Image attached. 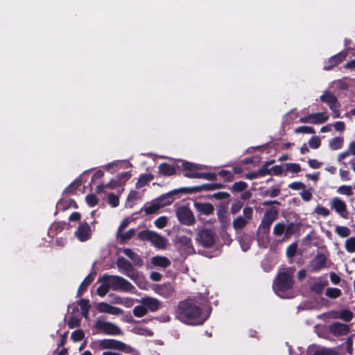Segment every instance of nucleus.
<instances>
[{
    "label": "nucleus",
    "instance_id": "7c9ffc66",
    "mask_svg": "<svg viewBox=\"0 0 355 355\" xmlns=\"http://www.w3.org/2000/svg\"><path fill=\"white\" fill-rule=\"evenodd\" d=\"M258 237V245L262 248H266L269 243V232H266V230H259L258 229L257 232Z\"/></svg>",
    "mask_w": 355,
    "mask_h": 355
},
{
    "label": "nucleus",
    "instance_id": "423d86ee",
    "mask_svg": "<svg viewBox=\"0 0 355 355\" xmlns=\"http://www.w3.org/2000/svg\"><path fill=\"white\" fill-rule=\"evenodd\" d=\"M196 241L204 248H211L216 243V234L211 230L202 229L197 236Z\"/></svg>",
    "mask_w": 355,
    "mask_h": 355
},
{
    "label": "nucleus",
    "instance_id": "79ce46f5",
    "mask_svg": "<svg viewBox=\"0 0 355 355\" xmlns=\"http://www.w3.org/2000/svg\"><path fill=\"white\" fill-rule=\"evenodd\" d=\"M248 221L242 216H238L233 220V227L235 230H241L245 227Z\"/></svg>",
    "mask_w": 355,
    "mask_h": 355
},
{
    "label": "nucleus",
    "instance_id": "2eb2a0df",
    "mask_svg": "<svg viewBox=\"0 0 355 355\" xmlns=\"http://www.w3.org/2000/svg\"><path fill=\"white\" fill-rule=\"evenodd\" d=\"M92 232V231L90 225L87 223L85 222L79 225L74 234L78 241L80 242H85L90 239Z\"/></svg>",
    "mask_w": 355,
    "mask_h": 355
},
{
    "label": "nucleus",
    "instance_id": "603ef678",
    "mask_svg": "<svg viewBox=\"0 0 355 355\" xmlns=\"http://www.w3.org/2000/svg\"><path fill=\"white\" fill-rule=\"evenodd\" d=\"M337 192L341 195L350 196L353 194L352 187L351 186L343 185L338 188Z\"/></svg>",
    "mask_w": 355,
    "mask_h": 355
},
{
    "label": "nucleus",
    "instance_id": "6e6d98bb",
    "mask_svg": "<svg viewBox=\"0 0 355 355\" xmlns=\"http://www.w3.org/2000/svg\"><path fill=\"white\" fill-rule=\"evenodd\" d=\"M295 133H303V134H314L315 130L312 127L302 125L297 127L295 130Z\"/></svg>",
    "mask_w": 355,
    "mask_h": 355
},
{
    "label": "nucleus",
    "instance_id": "6e6552de",
    "mask_svg": "<svg viewBox=\"0 0 355 355\" xmlns=\"http://www.w3.org/2000/svg\"><path fill=\"white\" fill-rule=\"evenodd\" d=\"M99 346L102 349H114L121 350L125 353H131L132 349L124 343L112 339H104L99 341Z\"/></svg>",
    "mask_w": 355,
    "mask_h": 355
},
{
    "label": "nucleus",
    "instance_id": "cd10ccee",
    "mask_svg": "<svg viewBox=\"0 0 355 355\" xmlns=\"http://www.w3.org/2000/svg\"><path fill=\"white\" fill-rule=\"evenodd\" d=\"M129 278L133 280L139 288L142 290H146L148 288V283L144 277L137 271L135 270Z\"/></svg>",
    "mask_w": 355,
    "mask_h": 355
},
{
    "label": "nucleus",
    "instance_id": "5701e85b",
    "mask_svg": "<svg viewBox=\"0 0 355 355\" xmlns=\"http://www.w3.org/2000/svg\"><path fill=\"white\" fill-rule=\"evenodd\" d=\"M97 310L101 313H107L112 315H120L122 310L118 307L111 306L105 302H101L96 306Z\"/></svg>",
    "mask_w": 355,
    "mask_h": 355
},
{
    "label": "nucleus",
    "instance_id": "de8ad7c7",
    "mask_svg": "<svg viewBox=\"0 0 355 355\" xmlns=\"http://www.w3.org/2000/svg\"><path fill=\"white\" fill-rule=\"evenodd\" d=\"M325 295L330 298H337L341 295V291L337 288H329L326 290Z\"/></svg>",
    "mask_w": 355,
    "mask_h": 355
},
{
    "label": "nucleus",
    "instance_id": "c03bdc74",
    "mask_svg": "<svg viewBox=\"0 0 355 355\" xmlns=\"http://www.w3.org/2000/svg\"><path fill=\"white\" fill-rule=\"evenodd\" d=\"M354 314L353 313L348 309H343L340 310V314L338 317H339L340 320H342L345 322H349L353 318Z\"/></svg>",
    "mask_w": 355,
    "mask_h": 355
},
{
    "label": "nucleus",
    "instance_id": "a19ab883",
    "mask_svg": "<svg viewBox=\"0 0 355 355\" xmlns=\"http://www.w3.org/2000/svg\"><path fill=\"white\" fill-rule=\"evenodd\" d=\"M93 280H94V276H92L91 275H87L85 278V279L83 280V282H82V284H80V286H79V288L78 290V292H77L78 297H79L82 295V293L87 289V286L92 283V282Z\"/></svg>",
    "mask_w": 355,
    "mask_h": 355
},
{
    "label": "nucleus",
    "instance_id": "8fccbe9b",
    "mask_svg": "<svg viewBox=\"0 0 355 355\" xmlns=\"http://www.w3.org/2000/svg\"><path fill=\"white\" fill-rule=\"evenodd\" d=\"M180 242L186 247L187 252L190 253L193 251L191 239L187 236H182L180 238Z\"/></svg>",
    "mask_w": 355,
    "mask_h": 355
},
{
    "label": "nucleus",
    "instance_id": "69168bd1",
    "mask_svg": "<svg viewBox=\"0 0 355 355\" xmlns=\"http://www.w3.org/2000/svg\"><path fill=\"white\" fill-rule=\"evenodd\" d=\"M167 224V218L166 216H160L155 221V225L158 228H163Z\"/></svg>",
    "mask_w": 355,
    "mask_h": 355
},
{
    "label": "nucleus",
    "instance_id": "e433bc0d",
    "mask_svg": "<svg viewBox=\"0 0 355 355\" xmlns=\"http://www.w3.org/2000/svg\"><path fill=\"white\" fill-rule=\"evenodd\" d=\"M284 169V175H286L288 173H297L301 171V166L297 163H286L283 164Z\"/></svg>",
    "mask_w": 355,
    "mask_h": 355
},
{
    "label": "nucleus",
    "instance_id": "c85d7f7f",
    "mask_svg": "<svg viewBox=\"0 0 355 355\" xmlns=\"http://www.w3.org/2000/svg\"><path fill=\"white\" fill-rule=\"evenodd\" d=\"M328 282L324 277H319L313 279L311 283V289L316 293H320L323 288L327 285Z\"/></svg>",
    "mask_w": 355,
    "mask_h": 355
},
{
    "label": "nucleus",
    "instance_id": "0eeeda50",
    "mask_svg": "<svg viewBox=\"0 0 355 355\" xmlns=\"http://www.w3.org/2000/svg\"><path fill=\"white\" fill-rule=\"evenodd\" d=\"M171 197L163 196L146 204L144 209L146 214H152L156 213L159 209L171 205Z\"/></svg>",
    "mask_w": 355,
    "mask_h": 355
},
{
    "label": "nucleus",
    "instance_id": "b1692460",
    "mask_svg": "<svg viewBox=\"0 0 355 355\" xmlns=\"http://www.w3.org/2000/svg\"><path fill=\"white\" fill-rule=\"evenodd\" d=\"M307 354L308 355H338L334 349L318 348L314 346L308 348Z\"/></svg>",
    "mask_w": 355,
    "mask_h": 355
},
{
    "label": "nucleus",
    "instance_id": "e2e57ef3",
    "mask_svg": "<svg viewBox=\"0 0 355 355\" xmlns=\"http://www.w3.org/2000/svg\"><path fill=\"white\" fill-rule=\"evenodd\" d=\"M247 187V184L245 182L239 181L235 182L232 186V189L235 191L240 192L245 190Z\"/></svg>",
    "mask_w": 355,
    "mask_h": 355
},
{
    "label": "nucleus",
    "instance_id": "a878e982",
    "mask_svg": "<svg viewBox=\"0 0 355 355\" xmlns=\"http://www.w3.org/2000/svg\"><path fill=\"white\" fill-rule=\"evenodd\" d=\"M182 167L184 170L187 171V173L191 172H198L199 171L205 169L207 168L205 165L197 164L191 162L181 160Z\"/></svg>",
    "mask_w": 355,
    "mask_h": 355
},
{
    "label": "nucleus",
    "instance_id": "4d7b16f0",
    "mask_svg": "<svg viewBox=\"0 0 355 355\" xmlns=\"http://www.w3.org/2000/svg\"><path fill=\"white\" fill-rule=\"evenodd\" d=\"M284 169L282 166L276 165L270 167V175H284Z\"/></svg>",
    "mask_w": 355,
    "mask_h": 355
},
{
    "label": "nucleus",
    "instance_id": "0e129e2a",
    "mask_svg": "<svg viewBox=\"0 0 355 355\" xmlns=\"http://www.w3.org/2000/svg\"><path fill=\"white\" fill-rule=\"evenodd\" d=\"M280 190L277 188H272L269 189L264 191V196H270L271 198L277 197L279 195Z\"/></svg>",
    "mask_w": 355,
    "mask_h": 355
},
{
    "label": "nucleus",
    "instance_id": "f03ea898",
    "mask_svg": "<svg viewBox=\"0 0 355 355\" xmlns=\"http://www.w3.org/2000/svg\"><path fill=\"white\" fill-rule=\"evenodd\" d=\"M292 268H284L279 271L273 283L275 293L282 298H292L294 293L292 290L293 273Z\"/></svg>",
    "mask_w": 355,
    "mask_h": 355
},
{
    "label": "nucleus",
    "instance_id": "dca6fc26",
    "mask_svg": "<svg viewBox=\"0 0 355 355\" xmlns=\"http://www.w3.org/2000/svg\"><path fill=\"white\" fill-rule=\"evenodd\" d=\"M327 257L322 253L318 254L310 262L311 272H318L325 268Z\"/></svg>",
    "mask_w": 355,
    "mask_h": 355
},
{
    "label": "nucleus",
    "instance_id": "a18cd8bd",
    "mask_svg": "<svg viewBox=\"0 0 355 355\" xmlns=\"http://www.w3.org/2000/svg\"><path fill=\"white\" fill-rule=\"evenodd\" d=\"M133 332L136 334L145 336H152L153 334L151 330L144 327H136L133 329Z\"/></svg>",
    "mask_w": 355,
    "mask_h": 355
},
{
    "label": "nucleus",
    "instance_id": "58836bf2",
    "mask_svg": "<svg viewBox=\"0 0 355 355\" xmlns=\"http://www.w3.org/2000/svg\"><path fill=\"white\" fill-rule=\"evenodd\" d=\"M123 252L125 255L128 257L134 262L135 265L141 266L142 264V260L132 250L129 248H125L123 250Z\"/></svg>",
    "mask_w": 355,
    "mask_h": 355
},
{
    "label": "nucleus",
    "instance_id": "4be33fe9",
    "mask_svg": "<svg viewBox=\"0 0 355 355\" xmlns=\"http://www.w3.org/2000/svg\"><path fill=\"white\" fill-rule=\"evenodd\" d=\"M320 100L326 103L330 110H336L337 107H340V103L337 98L329 91H326L323 95L320 96Z\"/></svg>",
    "mask_w": 355,
    "mask_h": 355
},
{
    "label": "nucleus",
    "instance_id": "f3484780",
    "mask_svg": "<svg viewBox=\"0 0 355 355\" xmlns=\"http://www.w3.org/2000/svg\"><path fill=\"white\" fill-rule=\"evenodd\" d=\"M116 266L119 270L125 275L130 277L135 271L132 265L123 257L118 258Z\"/></svg>",
    "mask_w": 355,
    "mask_h": 355
},
{
    "label": "nucleus",
    "instance_id": "7ed1b4c3",
    "mask_svg": "<svg viewBox=\"0 0 355 355\" xmlns=\"http://www.w3.org/2000/svg\"><path fill=\"white\" fill-rule=\"evenodd\" d=\"M137 237L141 241H149L158 249H165L167 245V240L153 231H141L137 234Z\"/></svg>",
    "mask_w": 355,
    "mask_h": 355
},
{
    "label": "nucleus",
    "instance_id": "9d476101",
    "mask_svg": "<svg viewBox=\"0 0 355 355\" xmlns=\"http://www.w3.org/2000/svg\"><path fill=\"white\" fill-rule=\"evenodd\" d=\"M95 327L101 332L110 335H118L121 334L120 329L115 324L100 319L96 321Z\"/></svg>",
    "mask_w": 355,
    "mask_h": 355
},
{
    "label": "nucleus",
    "instance_id": "6ab92c4d",
    "mask_svg": "<svg viewBox=\"0 0 355 355\" xmlns=\"http://www.w3.org/2000/svg\"><path fill=\"white\" fill-rule=\"evenodd\" d=\"M330 331L334 336H345L351 331L350 326L340 322H334L329 327Z\"/></svg>",
    "mask_w": 355,
    "mask_h": 355
},
{
    "label": "nucleus",
    "instance_id": "f257e3e1",
    "mask_svg": "<svg viewBox=\"0 0 355 355\" xmlns=\"http://www.w3.org/2000/svg\"><path fill=\"white\" fill-rule=\"evenodd\" d=\"M178 315L182 322L191 325L202 324L207 319L206 315H202L197 303L191 299L179 304Z\"/></svg>",
    "mask_w": 355,
    "mask_h": 355
},
{
    "label": "nucleus",
    "instance_id": "c756f323",
    "mask_svg": "<svg viewBox=\"0 0 355 355\" xmlns=\"http://www.w3.org/2000/svg\"><path fill=\"white\" fill-rule=\"evenodd\" d=\"M184 175L189 178H203L207 180H214L216 178V175L212 173L191 172L186 173Z\"/></svg>",
    "mask_w": 355,
    "mask_h": 355
},
{
    "label": "nucleus",
    "instance_id": "09e8293b",
    "mask_svg": "<svg viewBox=\"0 0 355 355\" xmlns=\"http://www.w3.org/2000/svg\"><path fill=\"white\" fill-rule=\"evenodd\" d=\"M274 162L273 160L267 162L265 163V164L261 166L259 171L258 173L260 176H266V175H270V165Z\"/></svg>",
    "mask_w": 355,
    "mask_h": 355
},
{
    "label": "nucleus",
    "instance_id": "13d9d810",
    "mask_svg": "<svg viewBox=\"0 0 355 355\" xmlns=\"http://www.w3.org/2000/svg\"><path fill=\"white\" fill-rule=\"evenodd\" d=\"M85 200L89 207H94L98 202V198L94 194H89L86 196Z\"/></svg>",
    "mask_w": 355,
    "mask_h": 355
},
{
    "label": "nucleus",
    "instance_id": "393cba45",
    "mask_svg": "<svg viewBox=\"0 0 355 355\" xmlns=\"http://www.w3.org/2000/svg\"><path fill=\"white\" fill-rule=\"evenodd\" d=\"M347 57V53L345 51H340L338 54L331 57L329 60V66H324V69L325 70H329L332 67L338 65L345 58Z\"/></svg>",
    "mask_w": 355,
    "mask_h": 355
},
{
    "label": "nucleus",
    "instance_id": "49530a36",
    "mask_svg": "<svg viewBox=\"0 0 355 355\" xmlns=\"http://www.w3.org/2000/svg\"><path fill=\"white\" fill-rule=\"evenodd\" d=\"M135 233V230L134 229H130L125 233L121 232L120 234H116V236L121 241L124 242L125 241L130 239L133 236Z\"/></svg>",
    "mask_w": 355,
    "mask_h": 355
},
{
    "label": "nucleus",
    "instance_id": "ea45409f",
    "mask_svg": "<svg viewBox=\"0 0 355 355\" xmlns=\"http://www.w3.org/2000/svg\"><path fill=\"white\" fill-rule=\"evenodd\" d=\"M344 144V139L342 137H336L329 141V148L333 150L340 149Z\"/></svg>",
    "mask_w": 355,
    "mask_h": 355
},
{
    "label": "nucleus",
    "instance_id": "aec40b11",
    "mask_svg": "<svg viewBox=\"0 0 355 355\" xmlns=\"http://www.w3.org/2000/svg\"><path fill=\"white\" fill-rule=\"evenodd\" d=\"M154 292L163 297H169L173 293L174 289L169 283L161 285H155L153 288Z\"/></svg>",
    "mask_w": 355,
    "mask_h": 355
},
{
    "label": "nucleus",
    "instance_id": "5fc2aeb1",
    "mask_svg": "<svg viewBox=\"0 0 355 355\" xmlns=\"http://www.w3.org/2000/svg\"><path fill=\"white\" fill-rule=\"evenodd\" d=\"M107 202L112 207H116L119 205V198L114 193H110L107 196Z\"/></svg>",
    "mask_w": 355,
    "mask_h": 355
},
{
    "label": "nucleus",
    "instance_id": "37998d69",
    "mask_svg": "<svg viewBox=\"0 0 355 355\" xmlns=\"http://www.w3.org/2000/svg\"><path fill=\"white\" fill-rule=\"evenodd\" d=\"M139 304L132 310L133 315L137 318L143 317L148 313L146 309L141 303Z\"/></svg>",
    "mask_w": 355,
    "mask_h": 355
},
{
    "label": "nucleus",
    "instance_id": "2f4dec72",
    "mask_svg": "<svg viewBox=\"0 0 355 355\" xmlns=\"http://www.w3.org/2000/svg\"><path fill=\"white\" fill-rule=\"evenodd\" d=\"M141 198V192H139V191H137L135 190H132V191H130V192L129 193V194L128 196L126 202H125V206L127 207L132 208L133 207V205H135V203L137 201H138L139 200H140Z\"/></svg>",
    "mask_w": 355,
    "mask_h": 355
},
{
    "label": "nucleus",
    "instance_id": "412c9836",
    "mask_svg": "<svg viewBox=\"0 0 355 355\" xmlns=\"http://www.w3.org/2000/svg\"><path fill=\"white\" fill-rule=\"evenodd\" d=\"M110 279L108 275H104L98 279L100 286L97 288V294L103 297H104L110 289H111V285H110Z\"/></svg>",
    "mask_w": 355,
    "mask_h": 355
},
{
    "label": "nucleus",
    "instance_id": "72a5a7b5",
    "mask_svg": "<svg viewBox=\"0 0 355 355\" xmlns=\"http://www.w3.org/2000/svg\"><path fill=\"white\" fill-rule=\"evenodd\" d=\"M112 167L116 168V170L128 169L132 167V164L127 161H116L109 163L105 166L107 171L110 170Z\"/></svg>",
    "mask_w": 355,
    "mask_h": 355
},
{
    "label": "nucleus",
    "instance_id": "ddd939ff",
    "mask_svg": "<svg viewBox=\"0 0 355 355\" xmlns=\"http://www.w3.org/2000/svg\"><path fill=\"white\" fill-rule=\"evenodd\" d=\"M330 207L342 218H347L349 211L347 209V205L344 200L338 197L333 198L330 202Z\"/></svg>",
    "mask_w": 355,
    "mask_h": 355
},
{
    "label": "nucleus",
    "instance_id": "052dcab7",
    "mask_svg": "<svg viewBox=\"0 0 355 355\" xmlns=\"http://www.w3.org/2000/svg\"><path fill=\"white\" fill-rule=\"evenodd\" d=\"M84 336V331L81 329H78L72 332L71 338L74 342H78L81 340L83 338Z\"/></svg>",
    "mask_w": 355,
    "mask_h": 355
},
{
    "label": "nucleus",
    "instance_id": "bb28decb",
    "mask_svg": "<svg viewBox=\"0 0 355 355\" xmlns=\"http://www.w3.org/2000/svg\"><path fill=\"white\" fill-rule=\"evenodd\" d=\"M151 263L155 267L166 268L171 265V261L163 256H155L151 259Z\"/></svg>",
    "mask_w": 355,
    "mask_h": 355
},
{
    "label": "nucleus",
    "instance_id": "f8f14e48",
    "mask_svg": "<svg viewBox=\"0 0 355 355\" xmlns=\"http://www.w3.org/2000/svg\"><path fill=\"white\" fill-rule=\"evenodd\" d=\"M329 119V115L325 112H317L308 114L307 116L301 117L300 122L302 123H313L321 124L326 122Z\"/></svg>",
    "mask_w": 355,
    "mask_h": 355
},
{
    "label": "nucleus",
    "instance_id": "473e14b6",
    "mask_svg": "<svg viewBox=\"0 0 355 355\" xmlns=\"http://www.w3.org/2000/svg\"><path fill=\"white\" fill-rule=\"evenodd\" d=\"M195 208L200 212L209 215L214 211V207L209 203L195 202Z\"/></svg>",
    "mask_w": 355,
    "mask_h": 355
},
{
    "label": "nucleus",
    "instance_id": "c9c22d12",
    "mask_svg": "<svg viewBox=\"0 0 355 355\" xmlns=\"http://www.w3.org/2000/svg\"><path fill=\"white\" fill-rule=\"evenodd\" d=\"M158 168L159 173L166 176L175 174L176 170L175 166L166 163L161 164Z\"/></svg>",
    "mask_w": 355,
    "mask_h": 355
},
{
    "label": "nucleus",
    "instance_id": "20e7f679",
    "mask_svg": "<svg viewBox=\"0 0 355 355\" xmlns=\"http://www.w3.org/2000/svg\"><path fill=\"white\" fill-rule=\"evenodd\" d=\"M110 285L113 291L131 292L135 288L131 283L124 278L116 275H109Z\"/></svg>",
    "mask_w": 355,
    "mask_h": 355
},
{
    "label": "nucleus",
    "instance_id": "4468645a",
    "mask_svg": "<svg viewBox=\"0 0 355 355\" xmlns=\"http://www.w3.org/2000/svg\"><path fill=\"white\" fill-rule=\"evenodd\" d=\"M135 302L141 303L144 306L148 312H155L157 311L161 305L160 302L152 297H144L141 299H135Z\"/></svg>",
    "mask_w": 355,
    "mask_h": 355
},
{
    "label": "nucleus",
    "instance_id": "a211bd4d",
    "mask_svg": "<svg viewBox=\"0 0 355 355\" xmlns=\"http://www.w3.org/2000/svg\"><path fill=\"white\" fill-rule=\"evenodd\" d=\"M293 226V225L291 223L286 225L283 223H278L274 226L273 234L276 236H280L284 234L286 238H288L292 234Z\"/></svg>",
    "mask_w": 355,
    "mask_h": 355
},
{
    "label": "nucleus",
    "instance_id": "338daca9",
    "mask_svg": "<svg viewBox=\"0 0 355 355\" xmlns=\"http://www.w3.org/2000/svg\"><path fill=\"white\" fill-rule=\"evenodd\" d=\"M243 207V203L240 201H236L232 203L230 211L232 214H237Z\"/></svg>",
    "mask_w": 355,
    "mask_h": 355
},
{
    "label": "nucleus",
    "instance_id": "774afa93",
    "mask_svg": "<svg viewBox=\"0 0 355 355\" xmlns=\"http://www.w3.org/2000/svg\"><path fill=\"white\" fill-rule=\"evenodd\" d=\"M354 336L355 334L350 335L346 340L347 351L350 354H352L353 352V339Z\"/></svg>",
    "mask_w": 355,
    "mask_h": 355
},
{
    "label": "nucleus",
    "instance_id": "3c124183",
    "mask_svg": "<svg viewBox=\"0 0 355 355\" xmlns=\"http://www.w3.org/2000/svg\"><path fill=\"white\" fill-rule=\"evenodd\" d=\"M335 232L338 236L343 238L348 236L350 234V230L345 226L336 227Z\"/></svg>",
    "mask_w": 355,
    "mask_h": 355
},
{
    "label": "nucleus",
    "instance_id": "bf43d9fd",
    "mask_svg": "<svg viewBox=\"0 0 355 355\" xmlns=\"http://www.w3.org/2000/svg\"><path fill=\"white\" fill-rule=\"evenodd\" d=\"M321 141L319 137H312L309 141V145L310 148L313 149H317L320 147Z\"/></svg>",
    "mask_w": 355,
    "mask_h": 355
},
{
    "label": "nucleus",
    "instance_id": "39448f33",
    "mask_svg": "<svg viewBox=\"0 0 355 355\" xmlns=\"http://www.w3.org/2000/svg\"><path fill=\"white\" fill-rule=\"evenodd\" d=\"M131 176L132 173L130 171L119 173L114 178L112 179L108 184L105 185H98L96 190L98 192H101L104 188L115 189L117 187L124 184Z\"/></svg>",
    "mask_w": 355,
    "mask_h": 355
},
{
    "label": "nucleus",
    "instance_id": "9b49d317",
    "mask_svg": "<svg viewBox=\"0 0 355 355\" xmlns=\"http://www.w3.org/2000/svg\"><path fill=\"white\" fill-rule=\"evenodd\" d=\"M278 211L275 208L268 209L264 214L261 223L259 227V230L270 232V228L273 221L277 218Z\"/></svg>",
    "mask_w": 355,
    "mask_h": 355
},
{
    "label": "nucleus",
    "instance_id": "1a4fd4ad",
    "mask_svg": "<svg viewBox=\"0 0 355 355\" xmlns=\"http://www.w3.org/2000/svg\"><path fill=\"white\" fill-rule=\"evenodd\" d=\"M175 214L178 220L184 225H191L195 222V218L192 211L187 207L178 208Z\"/></svg>",
    "mask_w": 355,
    "mask_h": 355
},
{
    "label": "nucleus",
    "instance_id": "4c0bfd02",
    "mask_svg": "<svg viewBox=\"0 0 355 355\" xmlns=\"http://www.w3.org/2000/svg\"><path fill=\"white\" fill-rule=\"evenodd\" d=\"M153 179V175L152 174H143L139 177L136 183V187L138 189L142 188L148 184Z\"/></svg>",
    "mask_w": 355,
    "mask_h": 355
},
{
    "label": "nucleus",
    "instance_id": "680f3d73",
    "mask_svg": "<svg viewBox=\"0 0 355 355\" xmlns=\"http://www.w3.org/2000/svg\"><path fill=\"white\" fill-rule=\"evenodd\" d=\"M315 212L320 216H322L324 217H327L329 215L330 212L329 210L324 207L320 205H318L315 209Z\"/></svg>",
    "mask_w": 355,
    "mask_h": 355
},
{
    "label": "nucleus",
    "instance_id": "f704fd0d",
    "mask_svg": "<svg viewBox=\"0 0 355 355\" xmlns=\"http://www.w3.org/2000/svg\"><path fill=\"white\" fill-rule=\"evenodd\" d=\"M238 241L243 251L245 252L250 248L252 239L250 235L243 234L238 237Z\"/></svg>",
    "mask_w": 355,
    "mask_h": 355
},
{
    "label": "nucleus",
    "instance_id": "864d4df0",
    "mask_svg": "<svg viewBox=\"0 0 355 355\" xmlns=\"http://www.w3.org/2000/svg\"><path fill=\"white\" fill-rule=\"evenodd\" d=\"M345 246L348 252H355V237H350L347 239Z\"/></svg>",
    "mask_w": 355,
    "mask_h": 355
}]
</instances>
